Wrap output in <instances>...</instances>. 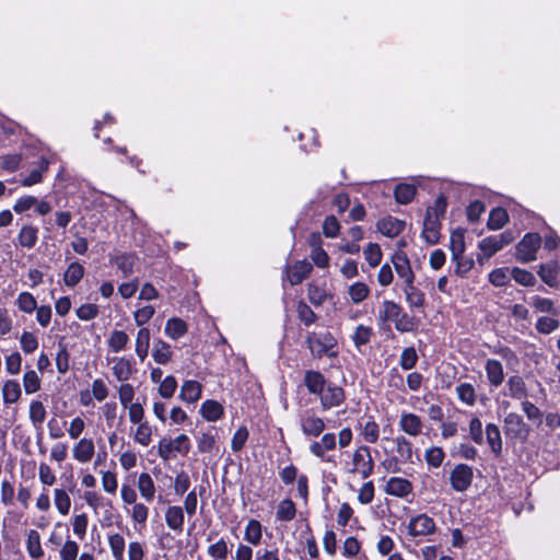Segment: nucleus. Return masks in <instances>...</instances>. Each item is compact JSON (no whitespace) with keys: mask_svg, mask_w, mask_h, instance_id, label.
<instances>
[{"mask_svg":"<svg viewBox=\"0 0 560 560\" xmlns=\"http://www.w3.org/2000/svg\"><path fill=\"white\" fill-rule=\"evenodd\" d=\"M305 341L312 355L315 358L337 355V352L334 351L337 340L329 331L310 332Z\"/></svg>","mask_w":560,"mask_h":560,"instance_id":"f257e3e1","label":"nucleus"},{"mask_svg":"<svg viewBox=\"0 0 560 560\" xmlns=\"http://www.w3.org/2000/svg\"><path fill=\"white\" fill-rule=\"evenodd\" d=\"M374 471V460L371 450L366 445L357 447L352 454L349 474L359 475L362 479L369 478Z\"/></svg>","mask_w":560,"mask_h":560,"instance_id":"f03ea898","label":"nucleus"},{"mask_svg":"<svg viewBox=\"0 0 560 560\" xmlns=\"http://www.w3.org/2000/svg\"><path fill=\"white\" fill-rule=\"evenodd\" d=\"M190 440L186 434L175 439H162L158 445V454L163 460L175 457V454L187 455L190 451Z\"/></svg>","mask_w":560,"mask_h":560,"instance_id":"7ed1b4c3","label":"nucleus"},{"mask_svg":"<svg viewBox=\"0 0 560 560\" xmlns=\"http://www.w3.org/2000/svg\"><path fill=\"white\" fill-rule=\"evenodd\" d=\"M541 245V237L537 233H527L516 245L515 257L526 264L536 259L537 250Z\"/></svg>","mask_w":560,"mask_h":560,"instance_id":"20e7f679","label":"nucleus"},{"mask_svg":"<svg viewBox=\"0 0 560 560\" xmlns=\"http://www.w3.org/2000/svg\"><path fill=\"white\" fill-rule=\"evenodd\" d=\"M528 427L522 416L516 412H509L503 420V432L506 438L516 441H525L528 435Z\"/></svg>","mask_w":560,"mask_h":560,"instance_id":"39448f33","label":"nucleus"},{"mask_svg":"<svg viewBox=\"0 0 560 560\" xmlns=\"http://www.w3.org/2000/svg\"><path fill=\"white\" fill-rule=\"evenodd\" d=\"M436 529L435 522L429 515L421 513L412 516L407 525V533L411 537H422L433 534Z\"/></svg>","mask_w":560,"mask_h":560,"instance_id":"423d86ee","label":"nucleus"},{"mask_svg":"<svg viewBox=\"0 0 560 560\" xmlns=\"http://www.w3.org/2000/svg\"><path fill=\"white\" fill-rule=\"evenodd\" d=\"M472 478V468L466 464H457L450 475L451 486L457 492L466 491L471 486Z\"/></svg>","mask_w":560,"mask_h":560,"instance_id":"0eeeda50","label":"nucleus"},{"mask_svg":"<svg viewBox=\"0 0 560 560\" xmlns=\"http://www.w3.org/2000/svg\"><path fill=\"white\" fill-rule=\"evenodd\" d=\"M300 428L304 435L310 438L319 436L325 428L323 418L316 416L312 410H306L300 416Z\"/></svg>","mask_w":560,"mask_h":560,"instance_id":"6e6552de","label":"nucleus"},{"mask_svg":"<svg viewBox=\"0 0 560 560\" xmlns=\"http://www.w3.org/2000/svg\"><path fill=\"white\" fill-rule=\"evenodd\" d=\"M318 397L320 399L323 410H329L334 407H338L346 399L345 390L340 386L330 382L325 386Z\"/></svg>","mask_w":560,"mask_h":560,"instance_id":"1a4fd4ad","label":"nucleus"},{"mask_svg":"<svg viewBox=\"0 0 560 560\" xmlns=\"http://www.w3.org/2000/svg\"><path fill=\"white\" fill-rule=\"evenodd\" d=\"M112 372L118 382H127L137 373L136 361L132 357H115L112 359Z\"/></svg>","mask_w":560,"mask_h":560,"instance_id":"9d476101","label":"nucleus"},{"mask_svg":"<svg viewBox=\"0 0 560 560\" xmlns=\"http://www.w3.org/2000/svg\"><path fill=\"white\" fill-rule=\"evenodd\" d=\"M337 440L335 433H325L319 441H314L310 444V452L322 462H331L332 459L327 456V452L336 448Z\"/></svg>","mask_w":560,"mask_h":560,"instance_id":"9b49d317","label":"nucleus"},{"mask_svg":"<svg viewBox=\"0 0 560 560\" xmlns=\"http://www.w3.org/2000/svg\"><path fill=\"white\" fill-rule=\"evenodd\" d=\"M398 428L409 436H418L422 434L424 423L418 415L402 411L398 421Z\"/></svg>","mask_w":560,"mask_h":560,"instance_id":"f8f14e48","label":"nucleus"},{"mask_svg":"<svg viewBox=\"0 0 560 560\" xmlns=\"http://www.w3.org/2000/svg\"><path fill=\"white\" fill-rule=\"evenodd\" d=\"M395 271L404 281V285L415 282V273L411 269L407 255L402 252L395 253L392 257Z\"/></svg>","mask_w":560,"mask_h":560,"instance_id":"ddd939ff","label":"nucleus"},{"mask_svg":"<svg viewBox=\"0 0 560 560\" xmlns=\"http://www.w3.org/2000/svg\"><path fill=\"white\" fill-rule=\"evenodd\" d=\"M412 483L401 477H390L384 488V491L392 497L406 498L412 493Z\"/></svg>","mask_w":560,"mask_h":560,"instance_id":"4468645a","label":"nucleus"},{"mask_svg":"<svg viewBox=\"0 0 560 560\" xmlns=\"http://www.w3.org/2000/svg\"><path fill=\"white\" fill-rule=\"evenodd\" d=\"M95 454V445L92 439L82 438L72 447V457L81 464L92 460Z\"/></svg>","mask_w":560,"mask_h":560,"instance_id":"2eb2a0df","label":"nucleus"},{"mask_svg":"<svg viewBox=\"0 0 560 560\" xmlns=\"http://www.w3.org/2000/svg\"><path fill=\"white\" fill-rule=\"evenodd\" d=\"M165 524L176 534L184 530L185 513L184 509L179 505H170L165 511Z\"/></svg>","mask_w":560,"mask_h":560,"instance_id":"dca6fc26","label":"nucleus"},{"mask_svg":"<svg viewBox=\"0 0 560 560\" xmlns=\"http://www.w3.org/2000/svg\"><path fill=\"white\" fill-rule=\"evenodd\" d=\"M485 371L491 387L498 388L503 384L505 374L503 365L499 360L488 359L485 363Z\"/></svg>","mask_w":560,"mask_h":560,"instance_id":"f3484780","label":"nucleus"},{"mask_svg":"<svg viewBox=\"0 0 560 560\" xmlns=\"http://www.w3.org/2000/svg\"><path fill=\"white\" fill-rule=\"evenodd\" d=\"M313 270V266L307 260H298L292 267H287V277L292 285L301 283Z\"/></svg>","mask_w":560,"mask_h":560,"instance_id":"a211bd4d","label":"nucleus"},{"mask_svg":"<svg viewBox=\"0 0 560 560\" xmlns=\"http://www.w3.org/2000/svg\"><path fill=\"white\" fill-rule=\"evenodd\" d=\"M202 394V385L195 380H187L180 386L178 398L185 404H196Z\"/></svg>","mask_w":560,"mask_h":560,"instance_id":"6ab92c4d","label":"nucleus"},{"mask_svg":"<svg viewBox=\"0 0 560 560\" xmlns=\"http://www.w3.org/2000/svg\"><path fill=\"white\" fill-rule=\"evenodd\" d=\"M376 226L383 235L393 238L405 230L406 223L397 218L388 215L381 219Z\"/></svg>","mask_w":560,"mask_h":560,"instance_id":"aec40b11","label":"nucleus"},{"mask_svg":"<svg viewBox=\"0 0 560 560\" xmlns=\"http://www.w3.org/2000/svg\"><path fill=\"white\" fill-rule=\"evenodd\" d=\"M328 383L325 376L318 371L308 370L304 374V385L312 395L318 396Z\"/></svg>","mask_w":560,"mask_h":560,"instance_id":"412c9836","label":"nucleus"},{"mask_svg":"<svg viewBox=\"0 0 560 560\" xmlns=\"http://www.w3.org/2000/svg\"><path fill=\"white\" fill-rule=\"evenodd\" d=\"M441 219L430 215L424 217L422 237L428 244H436L440 241Z\"/></svg>","mask_w":560,"mask_h":560,"instance_id":"4be33fe9","label":"nucleus"},{"mask_svg":"<svg viewBox=\"0 0 560 560\" xmlns=\"http://www.w3.org/2000/svg\"><path fill=\"white\" fill-rule=\"evenodd\" d=\"M137 488L141 498L147 502H152L155 497L156 487L149 472H141L138 477Z\"/></svg>","mask_w":560,"mask_h":560,"instance_id":"5701e85b","label":"nucleus"},{"mask_svg":"<svg viewBox=\"0 0 560 560\" xmlns=\"http://www.w3.org/2000/svg\"><path fill=\"white\" fill-rule=\"evenodd\" d=\"M16 240L21 247L31 249L37 243L38 229L32 224H24L20 229Z\"/></svg>","mask_w":560,"mask_h":560,"instance_id":"b1692460","label":"nucleus"},{"mask_svg":"<svg viewBox=\"0 0 560 560\" xmlns=\"http://www.w3.org/2000/svg\"><path fill=\"white\" fill-rule=\"evenodd\" d=\"M262 539V525L259 521L250 518L244 529V540L250 546H259Z\"/></svg>","mask_w":560,"mask_h":560,"instance_id":"393cba45","label":"nucleus"},{"mask_svg":"<svg viewBox=\"0 0 560 560\" xmlns=\"http://www.w3.org/2000/svg\"><path fill=\"white\" fill-rule=\"evenodd\" d=\"M560 271V267L557 260H551L539 266L538 276L549 287L553 288L557 285V278Z\"/></svg>","mask_w":560,"mask_h":560,"instance_id":"a878e982","label":"nucleus"},{"mask_svg":"<svg viewBox=\"0 0 560 560\" xmlns=\"http://www.w3.org/2000/svg\"><path fill=\"white\" fill-rule=\"evenodd\" d=\"M173 357L172 347L162 339H155L153 342L152 358L159 364H167Z\"/></svg>","mask_w":560,"mask_h":560,"instance_id":"bb28decb","label":"nucleus"},{"mask_svg":"<svg viewBox=\"0 0 560 560\" xmlns=\"http://www.w3.org/2000/svg\"><path fill=\"white\" fill-rule=\"evenodd\" d=\"M25 548L33 559H40L44 556L40 535L36 529H30L26 535Z\"/></svg>","mask_w":560,"mask_h":560,"instance_id":"cd10ccee","label":"nucleus"},{"mask_svg":"<svg viewBox=\"0 0 560 560\" xmlns=\"http://www.w3.org/2000/svg\"><path fill=\"white\" fill-rule=\"evenodd\" d=\"M151 335L150 330L147 327H141L136 337V347L135 351L140 361H144L148 357L149 348H150Z\"/></svg>","mask_w":560,"mask_h":560,"instance_id":"c85d7f7f","label":"nucleus"},{"mask_svg":"<svg viewBox=\"0 0 560 560\" xmlns=\"http://www.w3.org/2000/svg\"><path fill=\"white\" fill-rule=\"evenodd\" d=\"M486 439L487 443L494 455H500L502 452V438L500 429L494 423H488L486 425Z\"/></svg>","mask_w":560,"mask_h":560,"instance_id":"c756f323","label":"nucleus"},{"mask_svg":"<svg viewBox=\"0 0 560 560\" xmlns=\"http://www.w3.org/2000/svg\"><path fill=\"white\" fill-rule=\"evenodd\" d=\"M509 395L513 399L522 400L527 398V387L522 376L512 375L506 382Z\"/></svg>","mask_w":560,"mask_h":560,"instance_id":"7c9ffc66","label":"nucleus"},{"mask_svg":"<svg viewBox=\"0 0 560 560\" xmlns=\"http://www.w3.org/2000/svg\"><path fill=\"white\" fill-rule=\"evenodd\" d=\"M136 260V256L131 254H119L113 257L110 262L121 271L124 278H129L133 273Z\"/></svg>","mask_w":560,"mask_h":560,"instance_id":"2f4dec72","label":"nucleus"},{"mask_svg":"<svg viewBox=\"0 0 560 560\" xmlns=\"http://www.w3.org/2000/svg\"><path fill=\"white\" fill-rule=\"evenodd\" d=\"M200 413L207 421H217L222 418L224 409L220 402L208 399L202 402Z\"/></svg>","mask_w":560,"mask_h":560,"instance_id":"473e14b6","label":"nucleus"},{"mask_svg":"<svg viewBox=\"0 0 560 560\" xmlns=\"http://www.w3.org/2000/svg\"><path fill=\"white\" fill-rule=\"evenodd\" d=\"M394 443H395L396 452H397L400 460L406 464H412L413 463L412 443L402 435L396 436L394 440Z\"/></svg>","mask_w":560,"mask_h":560,"instance_id":"72a5a7b5","label":"nucleus"},{"mask_svg":"<svg viewBox=\"0 0 560 560\" xmlns=\"http://www.w3.org/2000/svg\"><path fill=\"white\" fill-rule=\"evenodd\" d=\"M296 515L295 503L287 498L281 500L276 510V518L279 522H291Z\"/></svg>","mask_w":560,"mask_h":560,"instance_id":"f704fd0d","label":"nucleus"},{"mask_svg":"<svg viewBox=\"0 0 560 560\" xmlns=\"http://www.w3.org/2000/svg\"><path fill=\"white\" fill-rule=\"evenodd\" d=\"M402 291L406 294V301L411 308H421L424 305L425 295L424 293L415 287L413 283L404 285Z\"/></svg>","mask_w":560,"mask_h":560,"instance_id":"c9c22d12","label":"nucleus"},{"mask_svg":"<svg viewBox=\"0 0 560 560\" xmlns=\"http://www.w3.org/2000/svg\"><path fill=\"white\" fill-rule=\"evenodd\" d=\"M84 276V267L78 262H71L65 271L63 282L67 287H75Z\"/></svg>","mask_w":560,"mask_h":560,"instance_id":"e433bc0d","label":"nucleus"},{"mask_svg":"<svg viewBox=\"0 0 560 560\" xmlns=\"http://www.w3.org/2000/svg\"><path fill=\"white\" fill-rule=\"evenodd\" d=\"M164 332L173 340H177L187 332L186 323L177 317H173L166 322Z\"/></svg>","mask_w":560,"mask_h":560,"instance_id":"4c0bfd02","label":"nucleus"},{"mask_svg":"<svg viewBox=\"0 0 560 560\" xmlns=\"http://www.w3.org/2000/svg\"><path fill=\"white\" fill-rule=\"evenodd\" d=\"M22 395L20 384L15 380H9L3 384L2 397L5 405L16 402Z\"/></svg>","mask_w":560,"mask_h":560,"instance_id":"58836bf2","label":"nucleus"},{"mask_svg":"<svg viewBox=\"0 0 560 560\" xmlns=\"http://www.w3.org/2000/svg\"><path fill=\"white\" fill-rule=\"evenodd\" d=\"M348 295L352 303L359 304L370 295V288L362 281H357L349 285Z\"/></svg>","mask_w":560,"mask_h":560,"instance_id":"ea45409f","label":"nucleus"},{"mask_svg":"<svg viewBox=\"0 0 560 560\" xmlns=\"http://www.w3.org/2000/svg\"><path fill=\"white\" fill-rule=\"evenodd\" d=\"M54 503L61 515L66 516L69 514L71 509V499L65 489L56 488L54 490Z\"/></svg>","mask_w":560,"mask_h":560,"instance_id":"a19ab883","label":"nucleus"},{"mask_svg":"<svg viewBox=\"0 0 560 560\" xmlns=\"http://www.w3.org/2000/svg\"><path fill=\"white\" fill-rule=\"evenodd\" d=\"M360 434L366 443L374 444L380 439V425L370 418L365 423L360 425Z\"/></svg>","mask_w":560,"mask_h":560,"instance_id":"79ce46f5","label":"nucleus"},{"mask_svg":"<svg viewBox=\"0 0 560 560\" xmlns=\"http://www.w3.org/2000/svg\"><path fill=\"white\" fill-rule=\"evenodd\" d=\"M395 199L400 205H408L416 196V187L412 184H399L394 190Z\"/></svg>","mask_w":560,"mask_h":560,"instance_id":"37998d69","label":"nucleus"},{"mask_svg":"<svg viewBox=\"0 0 560 560\" xmlns=\"http://www.w3.org/2000/svg\"><path fill=\"white\" fill-rule=\"evenodd\" d=\"M48 165L49 162L46 159H42L38 167L21 179L22 186L31 187L40 183L43 180V174L48 170Z\"/></svg>","mask_w":560,"mask_h":560,"instance_id":"c03bdc74","label":"nucleus"},{"mask_svg":"<svg viewBox=\"0 0 560 560\" xmlns=\"http://www.w3.org/2000/svg\"><path fill=\"white\" fill-rule=\"evenodd\" d=\"M450 249L452 253V260H456L460 255H464L466 245L463 231H454L451 234Z\"/></svg>","mask_w":560,"mask_h":560,"instance_id":"a18cd8bd","label":"nucleus"},{"mask_svg":"<svg viewBox=\"0 0 560 560\" xmlns=\"http://www.w3.org/2000/svg\"><path fill=\"white\" fill-rule=\"evenodd\" d=\"M129 341V336L124 330H113L108 337L107 345L114 352L125 350Z\"/></svg>","mask_w":560,"mask_h":560,"instance_id":"49530a36","label":"nucleus"},{"mask_svg":"<svg viewBox=\"0 0 560 560\" xmlns=\"http://www.w3.org/2000/svg\"><path fill=\"white\" fill-rule=\"evenodd\" d=\"M455 390L458 399L465 405L474 406L476 404V390L470 383H460Z\"/></svg>","mask_w":560,"mask_h":560,"instance_id":"de8ad7c7","label":"nucleus"},{"mask_svg":"<svg viewBox=\"0 0 560 560\" xmlns=\"http://www.w3.org/2000/svg\"><path fill=\"white\" fill-rule=\"evenodd\" d=\"M509 221L508 212L503 208H494L491 210L488 219V228L490 230H500Z\"/></svg>","mask_w":560,"mask_h":560,"instance_id":"09e8293b","label":"nucleus"},{"mask_svg":"<svg viewBox=\"0 0 560 560\" xmlns=\"http://www.w3.org/2000/svg\"><path fill=\"white\" fill-rule=\"evenodd\" d=\"M46 409L42 401L33 400L30 405V420L35 428L43 424L46 419Z\"/></svg>","mask_w":560,"mask_h":560,"instance_id":"8fccbe9b","label":"nucleus"},{"mask_svg":"<svg viewBox=\"0 0 560 560\" xmlns=\"http://www.w3.org/2000/svg\"><path fill=\"white\" fill-rule=\"evenodd\" d=\"M108 546L115 560H124L125 539L116 533L108 536Z\"/></svg>","mask_w":560,"mask_h":560,"instance_id":"3c124183","label":"nucleus"},{"mask_svg":"<svg viewBox=\"0 0 560 560\" xmlns=\"http://www.w3.org/2000/svg\"><path fill=\"white\" fill-rule=\"evenodd\" d=\"M445 458V453L440 446H431L424 452V459L429 467L439 468Z\"/></svg>","mask_w":560,"mask_h":560,"instance_id":"603ef678","label":"nucleus"},{"mask_svg":"<svg viewBox=\"0 0 560 560\" xmlns=\"http://www.w3.org/2000/svg\"><path fill=\"white\" fill-rule=\"evenodd\" d=\"M478 248L482 252L485 258L492 257L495 253L502 249L494 235L487 236L478 243Z\"/></svg>","mask_w":560,"mask_h":560,"instance_id":"864d4df0","label":"nucleus"},{"mask_svg":"<svg viewBox=\"0 0 560 560\" xmlns=\"http://www.w3.org/2000/svg\"><path fill=\"white\" fill-rule=\"evenodd\" d=\"M207 553L213 560H225L229 555V546L226 540L222 537L214 544L210 545Z\"/></svg>","mask_w":560,"mask_h":560,"instance_id":"5fc2aeb1","label":"nucleus"},{"mask_svg":"<svg viewBox=\"0 0 560 560\" xmlns=\"http://www.w3.org/2000/svg\"><path fill=\"white\" fill-rule=\"evenodd\" d=\"M395 328L400 332H410L418 328V319L401 312L395 320Z\"/></svg>","mask_w":560,"mask_h":560,"instance_id":"6e6d98bb","label":"nucleus"},{"mask_svg":"<svg viewBox=\"0 0 560 560\" xmlns=\"http://www.w3.org/2000/svg\"><path fill=\"white\" fill-rule=\"evenodd\" d=\"M401 312L402 310L397 303L386 300L383 302V307L380 312V318L385 322H395Z\"/></svg>","mask_w":560,"mask_h":560,"instance_id":"4d7b16f0","label":"nucleus"},{"mask_svg":"<svg viewBox=\"0 0 560 560\" xmlns=\"http://www.w3.org/2000/svg\"><path fill=\"white\" fill-rule=\"evenodd\" d=\"M16 305L20 311L31 314L37 308V302L30 292H21L16 299Z\"/></svg>","mask_w":560,"mask_h":560,"instance_id":"13d9d810","label":"nucleus"},{"mask_svg":"<svg viewBox=\"0 0 560 560\" xmlns=\"http://www.w3.org/2000/svg\"><path fill=\"white\" fill-rule=\"evenodd\" d=\"M159 395L164 399H170L174 396L177 388V381L173 375H167L159 383Z\"/></svg>","mask_w":560,"mask_h":560,"instance_id":"bf43d9fd","label":"nucleus"},{"mask_svg":"<svg viewBox=\"0 0 560 560\" xmlns=\"http://www.w3.org/2000/svg\"><path fill=\"white\" fill-rule=\"evenodd\" d=\"M40 378L34 370L26 371L23 375V387L26 394H34L40 388Z\"/></svg>","mask_w":560,"mask_h":560,"instance_id":"052dcab7","label":"nucleus"},{"mask_svg":"<svg viewBox=\"0 0 560 560\" xmlns=\"http://www.w3.org/2000/svg\"><path fill=\"white\" fill-rule=\"evenodd\" d=\"M133 440L136 443L148 446L152 441V428L148 422L139 423Z\"/></svg>","mask_w":560,"mask_h":560,"instance_id":"680f3d73","label":"nucleus"},{"mask_svg":"<svg viewBox=\"0 0 560 560\" xmlns=\"http://www.w3.org/2000/svg\"><path fill=\"white\" fill-rule=\"evenodd\" d=\"M129 514L132 522L140 525V527H144L149 517V508L144 503L139 502L131 508Z\"/></svg>","mask_w":560,"mask_h":560,"instance_id":"e2e57ef3","label":"nucleus"},{"mask_svg":"<svg viewBox=\"0 0 560 560\" xmlns=\"http://www.w3.org/2000/svg\"><path fill=\"white\" fill-rule=\"evenodd\" d=\"M117 393L119 401L124 408H127L129 405L133 404L132 400L135 398L136 392L131 384L121 382V384L117 387Z\"/></svg>","mask_w":560,"mask_h":560,"instance_id":"0e129e2a","label":"nucleus"},{"mask_svg":"<svg viewBox=\"0 0 560 560\" xmlns=\"http://www.w3.org/2000/svg\"><path fill=\"white\" fill-rule=\"evenodd\" d=\"M364 258L371 267H376L382 260V250L378 244L369 243L363 250Z\"/></svg>","mask_w":560,"mask_h":560,"instance_id":"69168bd1","label":"nucleus"},{"mask_svg":"<svg viewBox=\"0 0 560 560\" xmlns=\"http://www.w3.org/2000/svg\"><path fill=\"white\" fill-rule=\"evenodd\" d=\"M60 560H77L79 558V545L72 539H67L59 550Z\"/></svg>","mask_w":560,"mask_h":560,"instance_id":"338daca9","label":"nucleus"},{"mask_svg":"<svg viewBox=\"0 0 560 560\" xmlns=\"http://www.w3.org/2000/svg\"><path fill=\"white\" fill-rule=\"evenodd\" d=\"M511 277L521 285L532 287L535 284V276L525 269L514 267L511 270Z\"/></svg>","mask_w":560,"mask_h":560,"instance_id":"774afa93","label":"nucleus"}]
</instances>
